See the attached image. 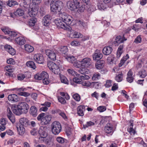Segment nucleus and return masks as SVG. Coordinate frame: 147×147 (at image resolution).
Returning a JSON list of instances; mask_svg holds the SVG:
<instances>
[{
    "label": "nucleus",
    "instance_id": "obj_18",
    "mask_svg": "<svg viewBox=\"0 0 147 147\" xmlns=\"http://www.w3.org/2000/svg\"><path fill=\"white\" fill-rule=\"evenodd\" d=\"M7 116L9 119L12 123L15 122V118L13 115L10 109L8 107L7 109Z\"/></svg>",
    "mask_w": 147,
    "mask_h": 147
},
{
    "label": "nucleus",
    "instance_id": "obj_12",
    "mask_svg": "<svg viewBox=\"0 0 147 147\" xmlns=\"http://www.w3.org/2000/svg\"><path fill=\"white\" fill-rule=\"evenodd\" d=\"M91 59L89 58H85L80 61L81 63L82 67H88L91 64Z\"/></svg>",
    "mask_w": 147,
    "mask_h": 147
},
{
    "label": "nucleus",
    "instance_id": "obj_44",
    "mask_svg": "<svg viewBox=\"0 0 147 147\" xmlns=\"http://www.w3.org/2000/svg\"><path fill=\"white\" fill-rule=\"evenodd\" d=\"M104 66V63L101 62H98L96 63L95 64L96 68L98 69H101Z\"/></svg>",
    "mask_w": 147,
    "mask_h": 147
},
{
    "label": "nucleus",
    "instance_id": "obj_46",
    "mask_svg": "<svg viewBox=\"0 0 147 147\" xmlns=\"http://www.w3.org/2000/svg\"><path fill=\"white\" fill-rule=\"evenodd\" d=\"M140 76L142 78L145 77L147 75L146 73L144 70H142L139 71L138 73Z\"/></svg>",
    "mask_w": 147,
    "mask_h": 147
},
{
    "label": "nucleus",
    "instance_id": "obj_19",
    "mask_svg": "<svg viewBox=\"0 0 147 147\" xmlns=\"http://www.w3.org/2000/svg\"><path fill=\"white\" fill-rule=\"evenodd\" d=\"M103 57L102 54L100 52L99 50H96L93 55V58L94 60H99Z\"/></svg>",
    "mask_w": 147,
    "mask_h": 147
},
{
    "label": "nucleus",
    "instance_id": "obj_2",
    "mask_svg": "<svg viewBox=\"0 0 147 147\" xmlns=\"http://www.w3.org/2000/svg\"><path fill=\"white\" fill-rule=\"evenodd\" d=\"M37 119L42 125H46L49 123L51 119V116L48 113H42L39 114Z\"/></svg>",
    "mask_w": 147,
    "mask_h": 147
},
{
    "label": "nucleus",
    "instance_id": "obj_51",
    "mask_svg": "<svg viewBox=\"0 0 147 147\" xmlns=\"http://www.w3.org/2000/svg\"><path fill=\"white\" fill-rule=\"evenodd\" d=\"M130 127L129 129H128V131L131 134H133L134 135L135 133V131L133 129V125L132 123L130 122Z\"/></svg>",
    "mask_w": 147,
    "mask_h": 147
},
{
    "label": "nucleus",
    "instance_id": "obj_28",
    "mask_svg": "<svg viewBox=\"0 0 147 147\" xmlns=\"http://www.w3.org/2000/svg\"><path fill=\"white\" fill-rule=\"evenodd\" d=\"M64 57L69 62L72 63H74L76 60L75 57L73 56L67 55L64 56Z\"/></svg>",
    "mask_w": 147,
    "mask_h": 147
},
{
    "label": "nucleus",
    "instance_id": "obj_52",
    "mask_svg": "<svg viewBox=\"0 0 147 147\" xmlns=\"http://www.w3.org/2000/svg\"><path fill=\"white\" fill-rule=\"evenodd\" d=\"M106 109V107L104 106H100L97 107V110L100 112L105 111Z\"/></svg>",
    "mask_w": 147,
    "mask_h": 147
},
{
    "label": "nucleus",
    "instance_id": "obj_45",
    "mask_svg": "<svg viewBox=\"0 0 147 147\" xmlns=\"http://www.w3.org/2000/svg\"><path fill=\"white\" fill-rule=\"evenodd\" d=\"M105 5L104 3H102V2H100L97 3V6L98 9L101 10H104L105 8Z\"/></svg>",
    "mask_w": 147,
    "mask_h": 147
},
{
    "label": "nucleus",
    "instance_id": "obj_34",
    "mask_svg": "<svg viewBox=\"0 0 147 147\" xmlns=\"http://www.w3.org/2000/svg\"><path fill=\"white\" fill-rule=\"evenodd\" d=\"M30 114L34 117H35L37 115V110L36 107L34 106H32L30 109Z\"/></svg>",
    "mask_w": 147,
    "mask_h": 147
},
{
    "label": "nucleus",
    "instance_id": "obj_63",
    "mask_svg": "<svg viewBox=\"0 0 147 147\" xmlns=\"http://www.w3.org/2000/svg\"><path fill=\"white\" fill-rule=\"evenodd\" d=\"M112 81L111 80H107L106 84H105V86L107 87H109L112 85Z\"/></svg>",
    "mask_w": 147,
    "mask_h": 147
},
{
    "label": "nucleus",
    "instance_id": "obj_55",
    "mask_svg": "<svg viewBox=\"0 0 147 147\" xmlns=\"http://www.w3.org/2000/svg\"><path fill=\"white\" fill-rule=\"evenodd\" d=\"M84 81V80L82 81V82L81 83L82 86L89 87L91 85V83L88 81Z\"/></svg>",
    "mask_w": 147,
    "mask_h": 147
},
{
    "label": "nucleus",
    "instance_id": "obj_31",
    "mask_svg": "<svg viewBox=\"0 0 147 147\" xmlns=\"http://www.w3.org/2000/svg\"><path fill=\"white\" fill-rule=\"evenodd\" d=\"M20 123L18 124H20L23 126H26L28 125V120L26 118L23 117L21 118L19 120Z\"/></svg>",
    "mask_w": 147,
    "mask_h": 147
},
{
    "label": "nucleus",
    "instance_id": "obj_16",
    "mask_svg": "<svg viewBox=\"0 0 147 147\" xmlns=\"http://www.w3.org/2000/svg\"><path fill=\"white\" fill-rule=\"evenodd\" d=\"M51 19L50 15H47L45 16L42 18V22L43 25L48 26L49 25V22Z\"/></svg>",
    "mask_w": 147,
    "mask_h": 147
},
{
    "label": "nucleus",
    "instance_id": "obj_24",
    "mask_svg": "<svg viewBox=\"0 0 147 147\" xmlns=\"http://www.w3.org/2000/svg\"><path fill=\"white\" fill-rule=\"evenodd\" d=\"M28 1V0H22L20 3V7L24 9H26L29 8L30 5Z\"/></svg>",
    "mask_w": 147,
    "mask_h": 147
},
{
    "label": "nucleus",
    "instance_id": "obj_11",
    "mask_svg": "<svg viewBox=\"0 0 147 147\" xmlns=\"http://www.w3.org/2000/svg\"><path fill=\"white\" fill-rule=\"evenodd\" d=\"M34 59L36 62L39 64H42L44 61L43 56L40 54H35L34 56Z\"/></svg>",
    "mask_w": 147,
    "mask_h": 147
},
{
    "label": "nucleus",
    "instance_id": "obj_35",
    "mask_svg": "<svg viewBox=\"0 0 147 147\" xmlns=\"http://www.w3.org/2000/svg\"><path fill=\"white\" fill-rule=\"evenodd\" d=\"M45 143L47 145L51 146L53 144V140L51 138H47L45 141Z\"/></svg>",
    "mask_w": 147,
    "mask_h": 147
},
{
    "label": "nucleus",
    "instance_id": "obj_6",
    "mask_svg": "<svg viewBox=\"0 0 147 147\" xmlns=\"http://www.w3.org/2000/svg\"><path fill=\"white\" fill-rule=\"evenodd\" d=\"M47 65L50 69L54 74H59L60 72L59 64L50 62L48 63Z\"/></svg>",
    "mask_w": 147,
    "mask_h": 147
},
{
    "label": "nucleus",
    "instance_id": "obj_43",
    "mask_svg": "<svg viewBox=\"0 0 147 147\" xmlns=\"http://www.w3.org/2000/svg\"><path fill=\"white\" fill-rule=\"evenodd\" d=\"M37 21L35 18H32L28 21V24L30 26H34Z\"/></svg>",
    "mask_w": 147,
    "mask_h": 147
},
{
    "label": "nucleus",
    "instance_id": "obj_8",
    "mask_svg": "<svg viewBox=\"0 0 147 147\" xmlns=\"http://www.w3.org/2000/svg\"><path fill=\"white\" fill-rule=\"evenodd\" d=\"M76 75L77 78H74L73 81L74 82L77 84H81L82 81L87 80L90 78L87 75H80V74H77Z\"/></svg>",
    "mask_w": 147,
    "mask_h": 147
},
{
    "label": "nucleus",
    "instance_id": "obj_13",
    "mask_svg": "<svg viewBox=\"0 0 147 147\" xmlns=\"http://www.w3.org/2000/svg\"><path fill=\"white\" fill-rule=\"evenodd\" d=\"M48 77V74L45 71H42L40 73H38L34 76L35 79L38 80H43L45 77Z\"/></svg>",
    "mask_w": 147,
    "mask_h": 147
},
{
    "label": "nucleus",
    "instance_id": "obj_47",
    "mask_svg": "<svg viewBox=\"0 0 147 147\" xmlns=\"http://www.w3.org/2000/svg\"><path fill=\"white\" fill-rule=\"evenodd\" d=\"M59 50L60 51L65 55V53H66L68 51V49L67 47L66 46L61 47Z\"/></svg>",
    "mask_w": 147,
    "mask_h": 147
},
{
    "label": "nucleus",
    "instance_id": "obj_30",
    "mask_svg": "<svg viewBox=\"0 0 147 147\" xmlns=\"http://www.w3.org/2000/svg\"><path fill=\"white\" fill-rule=\"evenodd\" d=\"M105 132L107 134L111 133L113 131L112 125L110 123H107L105 127Z\"/></svg>",
    "mask_w": 147,
    "mask_h": 147
},
{
    "label": "nucleus",
    "instance_id": "obj_22",
    "mask_svg": "<svg viewBox=\"0 0 147 147\" xmlns=\"http://www.w3.org/2000/svg\"><path fill=\"white\" fill-rule=\"evenodd\" d=\"M51 102H46L44 103L41 104V105L43 107L40 108V110L44 112L47 111L48 109V107L51 106Z\"/></svg>",
    "mask_w": 147,
    "mask_h": 147
},
{
    "label": "nucleus",
    "instance_id": "obj_40",
    "mask_svg": "<svg viewBox=\"0 0 147 147\" xmlns=\"http://www.w3.org/2000/svg\"><path fill=\"white\" fill-rule=\"evenodd\" d=\"M129 58V56L128 54H127L125 56L123 57L121 60L120 63H119V67H121Z\"/></svg>",
    "mask_w": 147,
    "mask_h": 147
},
{
    "label": "nucleus",
    "instance_id": "obj_50",
    "mask_svg": "<svg viewBox=\"0 0 147 147\" xmlns=\"http://www.w3.org/2000/svg\"><path fill=\"white\" fill-rule=\"evenodd\" d=\"M94 123L91 121L87 122L85 125H83V127L85 129L86 127H89L93 125H94Z\"/></svg>",
    "mask_w": 147,
    "mask_h": 147
},
{
    "label": "nucleus",
    "instance_id": "obj_61",
    "mask_svg": "<svg viewBox=\"0 0 147 147\" xmlns=\"http://www.w3.org/2000/svg\"><path fill=\"white\" fill-rule=\"evenodd\" d=\"M48 78L49 77L47 78L45 77L43 79L42 82L44 84L47 85L49 83V82L48 79Z\"/></svg>",
    "mask_w": 147,
    "mask_h": 147
},
{
    "label": "nucleus",
    "instance_id": "obj_1",
    "mask_svg": "<svg viewBox=\"0 0 147 147\" xmlns=\"http://www.w3.org/2000/svg\"><path fill=\"white\" fill-rule=\"evenodd\" d=\"M80 0H73L68 1L67 5L69 9L76 13H80L84 11L85 8L80 4Z\"/></svg>",
    "mask_w": 147,
    "mask_h": 147
},
{
    "label": "nucleus",
    "instance_id": "obj_36",
    "mask_svg": "<svg viewBox=\"0 0 147 147\" xmlns=\"http://www.w3.org/2000/svg\"><path fill=\"white\" fill-rule=\"evenodd\" d=\"M123 77V74L121 73L116 74V76L115 78V79L117 82H120L122 80Z\"/></svg>",
    "mask_w": 147,
    "mask_h": 147
},
{
    "label": "nucleus",
    "instance_id": "obj_15",
    "mask_svg": "<svg viewBox=\"0 0 147 147\" xmlns=\"http://www.w3.org/2000/svg\"><path fill=\"white\" fill-rule=\"evenodd\" d=\"M28 14L31 17H34L38 12V8L37 7H32L28 10Z\"/></svg>",
    "mask_w": 147,
    "mask_h": 147
},
{
    "label": "nucleus",
    "instance_id": "obj_48",
    "mask_svg": "<svg viewBox=\"0 0 147 147\" xmlns=\"http://www.w3.org/2000/svg\"><path fill=\"white\" fill-rule=\"evenodd\" d=\"M100 78V75L98 73H96L94 74L92 78L93 80H98Z\"/></svg>",
    "mask_w": 147,
    "mask_h": 147
},
{
    "label": "nucleus",
    "instance_id": "obj_9",
    "mask_svg": "<svg viewBox=\"0 0 147 147\" xmlns=\"http://www.w3.org/2000/svg\"><path fill=\"white\" fill-rule=\"evenodd\" d=\"M63 22L61 18H57L55 20V23L57 27L63 28L64 29L69 30L71 32L72 29L71 27L69 26H68L69 27H67L66 25L63 24Z\"/></svg>",
    "mask_w": 147,
    "mask_h": 147
},
{
    "label": "nucleus",
    "instance_id": "obj_37",
    "mask_svg": "<svg viewBox=\"0 0 147 147\" xmlns=\"http://www.w3.org/2000/svg\"><path fill=\"white\" fill-rule=\"evenodd\" d=\"M7 5L9 7L14 6L16 5H18V2L14 0H9L7 3Z\"/></svg>",
    "mask_w": 147,
    "mask_h": 147
},
{
    "label": "nucleus",
    "instance_id": "obj_54",
    "mask_svg": "<svg viewBox=\"0 0 147 147\" xmlns=\"http://www.w3.org/2000/svg\"><path fill=\"white\" fill-rule=\"evenodd\" d=\"M73 98L76 101H79L80 99V96L78 94H74L73 95Z\"/></svg>",
    "mask_w": 147,
    "mask_h": 147
},
{
    "label": "nucleus",
    "instance_id": "obj_3",
    "mask_svg": "<svg viewBox=\"0 0 147 147\" xmlns=\"http://www.w3.org/2000/svg\"><path fill=\"white\" fill-rule=\"evenodd\" d=\"M59 18L61 19L63 22L66 24L67 27H69L67 25H70L73 21L74 19L71 16L64 12H59Z\"/></svg>",
    "mask_w": 147,
    "mask_h": 147
},
{
    "label": "nucleus",
    "instance_id": "obj_38",
    "mask_svg": "<svg viewBox=\"0 0 147 147\" xmlns=\"http://www.w3.org/2000/svg\"><path fill=\"white\" fill-rule=\"evenodd\" d=\"M24 11L21 9H18L14 12V14L16 16H21L24 14Z\"/></svg>",
    "mask_w": 147,
    "mask_h": 147
},
{
    "label": "nucleus",
    "instance_id": "obj_32",
    "mask_svg": "<svg viewBox=\"0 0 147 147\" xmlns=\"http://www.w3.org/2000/svg\"><path fill=\"white\" fill-rule=\"evenodd\" d=\"M38 132L40 136H43L44 137H46L47 136V133L43 127H40Z\"/></svg>",
    "mask_w": 147,
    "mask_h": 147
},
{
    "label": "nucleus",
    "instance_id": "obj_59",
    "mask_svg": "<svg viewBox=\"0 0 147 147\" xmlns=\"http://www.w3.org/2000/svg\"><path fill=\"white\" fill-rule=\"evenodd\" d=\"M1 29L5 34H9V35L10 34V32L11 31L8 29L5 28H2Z\"/></svg>",
    "mask_w": 147,
    "mask_h": 147
},
{
    "label": "nucleus",
    "instance_id": "obj_62",
    "mask_svg": "<svg viewBox=\"0 0 147 147\" xmlns=\"http://www.w3.org/2000/svg\"><path fill=\"white\" fill-rule=\"evenodd\" d=\"M59 101L62 104H64L66 102V100H65L64 98L61 97H59L58 99Z\"/></svg>",
    "mask_w": 147,
    "mask_h": 147
},
{
    "label": "nucleus",
    "instance_id": "obj_56",
    "mask_svg": "<svg viewBox=\"0 0 147 147\" xmlns=\"http://www.w3.org/2000/svg\"><path fill=\"white\" fill-rule=\"evenodd\" d=\"M25 75L23 74H18L17 76L18 79L19 80H22L25 78Z\"/></svg>",
    "mask_w": 147,
    "mask_h": 147
},
{
    "label": "nucleus",
    "instance_id": "obj_42",
    "mask_svg": "<svg viewBox=\"0 0 147 147\" xmlns=\"http://www.w3.org/2000/svg\"><path fill=\"white\" fill-rule=\"evenodd\" d=\"M60 77L61 81L62 83L67 84H68V81L65 76L60 75Z\"/></svg>",
    "mask_w": 147,
    "mask_h": 147
},
{
    "label": "nucleus",
    "instance_id": "obj_49",
    "mask_svg": "<svg viewBox=\"0 0 147 147\" xmlns=\"http://www.w3.org/2000/svg\"><path fill=\"white\" fill-rule=\"evenodd\" d=\"M73 35L75 38H79L83 37V35L82 34L76 32H74Z\"/></svg>",
    "mask_w": 147,
    "mask_h": 147
},
{
    "label": "nucleus",
    "instance_id": "obj_33",
    "mask_svg": "<svg viewBox=\"0 0 147 147\" xmlns=\"http://www.w3.org/2000/svg\"><path fill=\"white\" fill-rule=\"evenodd\" d=\"M24 48L26 51L28 53H31L34 50L33 47L28 44L25 45H24Z\"/></svg>",
    "mask_w": 147,
    "mask_h": 147
},
{
    "label": "nucleus",
    "instance_id": "obj_26",
    "mask_svg": "<svg viewBox=\"0 0 147 147\" xmlns=\"http://www.w3.org/2000/svg\"><path fill=\"white\" fill-rule=\"evenodd\" d=\"M112 50L113 49L112 47L110 46H107L103 49L102 52L105 55H108L111 53Z\"/></svg>",
    "mask_w": 147,
    "mask_h": 147
},
{
    "label": "nucleus",
    "instance_id": "obj_39",
    "mask_svg": "<svg viewBox=\"0 0 147 147\" xmlns=\"http://www.w3.org/2000/svg\"><path fill=\"white\" fill-rule=\"evenodd\" d=\"M123 48V45H120L119 47L117 53V57L119 58L123 52L122 49Z\"/></svg>",
    "mask_w": 147,
    "mask_h": 147
},
{
    "label": "nucleus",
    "instance_id": "obj_29",
    "mask_svg": "<svg viewBox=\"0 0 147 147\" xmlns=\"http://www.w3.org/2000/svg\"><path fill=\"white\" fill-rule=\"evenodd\" d=\"M8 98L9 100L14 102H17L19 100L17 96L14 94L9 95L8 96Z\"/></svg>",
    "mask_w": 147,
    "mask_h": 147
},
{
    "label": "nucleus",
    "instance_id": "obj_21",
    "mask_svg": "<svg viewBox=\"0 0 147 147\" xmlns=\"http://www.w3.org/2000/svg\"><path fill=\"white\" fill-rule=\"evenodd\" d=\"M16 43L19 45H23L26 42V40L25 38L22 36H20L16 38L15 40Z\"/></svg>",
    "mask_w": 147,
    "mask_h": 147
},
{
    "label": "nucleus",
    "instance_id": "obj_64",
    "mask_svg": "<svg viewBox=\"0 0 147 147\" xmlns=\"http://www.w3.org/2000/svg\"><path fill=\"white\" fill-rule=\"evenodd\" d=\"M68 73L74 76L76 74V72L72 69H69L67 70Z\"/></svg>",
    "mask_w": 147,
    "mask_h": 147
},
{
    "label": "nucleus",
    "instance_id": "obj_5",
    "mask_svg": "<svg viewBox=\"0 0 147 147\" xmlns=\"http://www.w3.org/2000/svg\"><path fill=\"white\" fill-rule=\"evenodd\" d=\"M51 128L52 133L55 135L59 134L61 130V125L57 121H55L52 123Z\"/></svg>",
    "mask_w": 147,
    "mask_h": 147
},
{
    "label": "nucleus",
    "instance_id": "obj_20",
    "mask_svg": "<svg viewBox=\"0 0 147 147\" xmlns=\"http://www.w3.org/2000/svg\"><path fill=\"white\" fill-rule=\"evenodd\" d=\"M85 111V106L82 105L79 106L77 108V113L80 116L84 115V112Z\"/></svg>",
    "mask_w": 147,
    "mask_h": 147
},
{
    "label": "nucleus",
    "instance_id": "obj_17",
    "mask_svg": "<svg viewBox=\"0 0 147 147\" xmlns=\"http://www.w3.org/2000/svg\"><path fill=\"white\" fill-rule=\"evenodd\" d=\"M127 39L124 36L121 38V36H117L115 38L114 43L115 46H118L119 44L123 43L124 41L126 40Z\"/></svg>",
    "mask_w": 147,
    "mask_h": 147
},
{
    "label": "nucleus",
    "instance_id": "obj_57",
    "mask_svg": "<svg viewBox=\"0 0 147 147\" xmlns=\"http://www.w3.org/2000/svg\"><path fill=\"white\" fill-rule=\"evenodd\" d=\"M142 38L140 35L138 36L135 39L134 42L136 43H140L141 42Z\"/></svg>",
    "mask_w": 147,
    "mask_h": 147
},
{
    "label": "nucleus",
    "instance_id": "obj_23",
    "mask_svg": "<svg viewBox=\"0 0 147 147\" xmlns=\"http://www.w3.org/2000/svg\"><path fill=\"white\" fill-rule=\"evenodd\" d=\"M4 48L10 54L14 55L15 54L16 51L11 46L6 45L4 46Z\"/></svg>",
    "mask_w": 147,
    "mask_h": 147
},
{
    "label": "nucleus",
    "instance_id": "obj_60",
    "mask_svg": "<svg viewBox=\"0 0 147 147\" xmlns=\"http://www.w3.org/2000/svg\"><path fill=\"white\" fill-rule=\"evenodd\" d=\"M56 140L57 142L61 144L63 143L64 142V139L60 137H57Z\"/></svg>",
    "mask_w": 147,
    "mask_h": 147
},
{
    "label": "nucleus",
    "instance_id": "obj_58",
    "mask_svg": "<svg viewBox=\"0 0 147 147\" xmlns=\"http://www.w3.org/2000/svg\"><path fill=\"white\" fill-rule=\"evenodd\" d=\"M73 65L75 67L79 68L82 67L81 63H80V61L79 62H76V61L73 63Z\"/></svg>",
    "mask_w": 147,
    "mask_h": 147
},
{
    "label": "nucleus",
    "instance_id": "obj_41",
    "mask_svg": "<svg viewBox=\"0 0 147 147\" xmlns=\"http://www.w3.org/2000/svg\"><path fill=\"white\" fill-rule=\"evenodd\" d=\"M26 65L28 67L35 69L36 67L33 61H29L27 62L26 63Z\"/></svg>",
    "mask_w": 147,
    "mask_h": 147
},
{
    "label": "nucleus",
    "instance_id": "obj_27",
    "mask_svg": "<svg viewBox=\"0 0 147 147\" xmlns=\"http://www.w3.org/2000/svg\"><path fill=\"white\" fill-rule=\"evenodd\" d=\"M127 81L129 83H131L133 82L134 80V78L133 76L132 72L131 70H129L127 74V77L126 78Z\"/></svg>",
    "mask_w": 147,
    "mask_h": 147
},
{
    "label": "nucleus",
    "instance_id": "obj_25",
    "mask_svg": "<svg viewBox=\"0 0 147 147\" xmlns=\"http://www.w3.org/2000/svg\"><path fill=\"white\" fill-rule=\"evenodd\" d=\"M18 132L20 135H22L25 132V129L24 126L20 124H17L16 125Z\"/></svg>",
    "mask_w": 147,
    "mask_h": 147
},
{
    "label": "nucleus",
    "instance_id": "obj_7",
    "mask_svg": "<svg viewBox=\"0 0 147 147\" xmlns=\"http://www.w3.org/2000/svg\"><path fill=\"white\" fill-rule=\"evenodd\" d=\"M57 49V48L56 49H54L52 50L47 49L45 50L46 54L50 59L52 60L55 61L56 59V54L58 53Z\"/></svg>",
    "mask_w": 147,
    "mask_h": 147
},
{
    "label": "nucleus",
    "instance_id": "obj_14",
    "mask_svg": "<svg viewBox=\"0 0 147 147\" xmlns=\"http://www.w3.org/2000/svg\"><path fill=\"white\" fill-rule=\"evenodd\" d=\"M11 108L13 112L16 115H20L22 113V111L19 108V106L18 105H12Z\"/></svg>",
    "mask_w": 147,
    "mask_h": 147
},
{
    "label": "nucleus",
    "instance_id": "obj_4",
    "mask_svg": "<svg viewBox=\"0 0 147 147\" xmlns=\"http://www.w3.org/2000/svg\"><path fill=\"white\" fill-rule=\"evenodd\" d=\"M63 3L59 1H55L54 3L52 2L50 4L51 11L53 12H56L60 11L63 7Z\"/></svg>",
    "mask_w": 147,
    "mask_h": 147
},
{
    "label": "nucleus",
    "instance_id": "obj_53",
    "mask_svg": "<svg viewBox=\"0 0 147 147\" xmlns=\"http://www.w3.org/2000/svg\"><path fill=\"white\" fill-rule=\"evenodd\" d=\"M82 67V68H80L78 70V71L81 74H83L87 72L88 69H85L84 67Z\"/></svg>",
    "mask_w": 147,
    "mask_h": 147
},
{
    "label": "nucleus",
    "instance_id": "obj_10",
    "mask_svg": "<svg viewBox=\"0 0 147 147\" xmlns=\"http://www.w3.org/2000/svg\"><path fill=\"white\" fill-rule=\"evenodd\" d=\"M18 105L19 108L22 111V113H26L28 112V110L29 109V107L28 104L25 102H22L19 103Z\"/></svg>",
    "mask_w": 147,
    "mask_h": 147
}]
</instances>
